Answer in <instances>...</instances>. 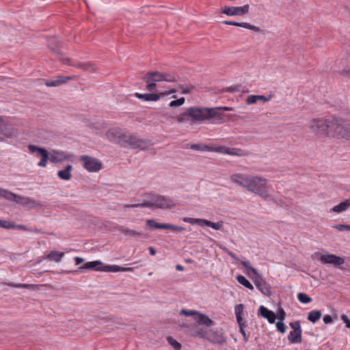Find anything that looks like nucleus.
<instances>
[{"instance_id": "obj_23", "label": "nucleus", "mask_w": 350, "mask_h": 350, "mask_svg": "<svg viewBox=\"0 0 350 350\" xmlns=\"http://www.w3.org/2000/svg\"><path fill=\"white\" fill-rule=\"evenodd\" d=\"M72 155L65 154L63 151H54V154H51L50 161L53 163H57L65 160H71Z\"/></svg>"}, {"instance_id": "obj_11", "label": "nucleus", "mask_w": 350, "mask_h": 350, "mask_svg": "<svg viewBox=\"0 0 350 350\" xmlns=\"http://www.w3.org/2000/svg\"><path fill=\"white\" fill-rule=\"evenodd\" d=\"M250 5L245 4L241 7L227 6L222 7L220 10V13L226 14L228 16H243L249 12Z\"/></svg>"}, {"instance_id": "obj_35", "label": "nucleus", "mask_w": 350, "mask_h": 350, "mask_svg": "<svg viewBox=\"0 0 350 350\" xmlns=\"http://www.w3.org/2000/svg\"><path fill=\"white\" fill-rule=\"evenodd\" d=\"M64 256V252L53 250L47 255L46 258L55 262H59Z\"/></svg>"}, {"instance_id": "obj_22", "label": "nucleus", "mask_w": 350, "mask_h": 350, "mask_svg": "<svg viewBox=\"0 0 350 350\" xmlns=\"http://www.w3.org/2000/svg\"><path fill=\"white\" fill-rule=\"evenodd\" d=\"M231 180L247 189V185L250 183L249 181L251 180V176L242 174H235L231 176Z\"/></svg>"}, {"instance_id": "obj_12", "label": "nucleus", "mask_w": 350, "mask_h": 350, "mask_svg": "<svg viewBox=\"0 0 350 350\" xmlns=\"http://www.w3.org/2000/svg\"><path fill=\"white\" fill-rule=\"evenodd\" d=\"M317 256H320L319 260L322 264H330L334 267L340 268V265L344 264V258L341 256L333 254H322L319 252L316 253Z\"/></svg>"}, {"instance_id": "obj_4", "label": "nucleus", "mask_w": 350, "mask_h": 350, "mask_svg": "<svg viewBox=\"0 0 350 350\" xmlns=\"http://www.w3.org/2000/svg\"><path fill=\"white\" fill-rule=\"evenodd\" d=\"M333 120L332 137L350 139V121L336 116H333Z\"/></svg>"}, {"instance_id": "obj_62", "label": "nucleus", "mask_w": 350, "mask_h": 350, "mask_svg": "<svg viewBox=\"0 0 350 350\" xmlns=\"http://www.w3.org/2000/svg\"><path fill=\"white\" fill-rule=\"evenodd\" d=\"M59 57L63 64H68L71 66H74V65H76V64L72 63V61L70 58L64 57L63 54H62V57Z\"/></svg>"}, {"instance_id": "obj_21", "label": "nucleus", "mask_w": 350, "mask_h": 350, "mask_svg": "<svg viewBox=\"0 0 350 350\" xmlns=\"http://www.w3.org/2000/svg\"><path fill=\"white\" fill-rule=\"evenodd\" d=\"M243 309L244 305L243 304H239L235 306L234 313L239 328L244 329L246 326V321L243 319Z\"/></svg>"}, {"instance_id": "obj_5", "label": "nucleus", "mask_w": 350, "mask_h": 350, "mask_svg": "<svg viewBox=\"0 0 350 350\" xmlns=\"http://www.w3.org/2000/svg\"><path fill=\"white\" fill-rule=\"evenodd\" d=\"M333 116L326 119H313L310 123V131L316 135L332 136Z\"/></svg>"}, {"instance_id": "obj_57", "label": "nucleus", "mask_w": 350, "mask_h": 350, "mask_svg": "<svg viewBox=\"0 0 350 350\" xmlns=\"http://www.w3.org/2000/svg\"><path fill=\"white\" fill-rule=\"evenodd\" d=\"M197 336L207 340L208 330H204V329L199 328V329H198Z\"/></svg>"}, {"instance_id": "obj_25", "label": "nucleus", "mask_w": 350, "mask_h": 350, "mask_svg": "<svg viewBox=\"0 0 350 350\" xmlns=\"http://www.w3.org/2000/svg\"><path fill=\"white\" fill-rule=\"evenodd\" d=\"M134 96L143 101L146 102H157V96L156 94V92H149V93H145V94H141L138 92H135L134 94Z\"/></svg>"}, {"instance_id": "obj_26", "label": "nucleus", "mask_w": 350, "mask_h": 350, "mask_svg": "<svg viewBox=\"0 0 350 350\" xmlns=\"http://www.w3.org/2000/svg\"><path fill=\"white\" fill-rule=\"evenodd\" d=\"M4 285L8 286L10 287H14L17 288H25L31 291H36L39 289V285L33 284H16L14 282H4Z\"/></svg>"}, {"instance_id": "obj_34", "label": "nucleus", "mask_w": 350, "mask_h": 350, "mask_svg": "<svg viewBox=\"0 0 350 350\" xmlns=\"http://www.w3.org/2000/svg\"><path fill=\"white\" fill-rule=\"evenodd\" d=\"M214 151L217 152L225 153L229 155H241V154L236 152L234 148H227L225 146H219L214 149Z\"/></svg>"}, {"instance_id": "obj_13", "label": "nucleus", "mask_w": 350, "mask_h": 350, "mask_svg": "<svg viewBox=\"0 0 350 350\" xmlns=\"http://www.w3.org/2000/svg\"><path fill=\"white\" fill-rule=\"evenodd\" d=\"M207 340L214 345H223L227 342L226 338L224 336V332L222 329L208 330Z\"/></svg>"}, {"instance_id": "obj_16", "label": "nucleus", "mask_w": 350, "mask_h": 350, "mask_svg": "<svg viewBox=\"0 0 350 350\" xmlns=\"http://www.w3.org/2000/svg\"><path fill=\"white\" fill-rule=\"evenodd\" d=\"M62 45V42L55 38H51L48 40V48L52 53L58 57L62 56V53L61 52Z\"/></svg>"}, {"instance_id": "obj_2", "label": "nucleus", "mask_w": 350, "mask_h": 350, "mask_svg": "<svg viewBox=\"0 0 350 350\" xmlns=\"http://www.w3.org/2000/svg\"><path fill=\"white\" fill-rule=\"evenodd\" d=\"M107 136L113 137L116 139L117 144L121 146L131 149L146 150L150 142L149 139H141L130 133H122L120 130L117 129L109 131Z\"/></svg>"}, {"instance_id": "obj_48", "label": "nucleus", "mask_w": 350, "mask_h": 350, "mask_svg": "<svg viewBox=\"0 0 350 350\" xmlns=\"http://www.w3.org/2000/svg\"><path fill=\"white\" fill-rule=\"evenodd\" d=\"M241 87L242 85L241 84H238L233 86L226 87L224 89V91L230 93L238 92L241 91Z\"/></svg>"}, {"instance_id": "obj_14", "label": "nucleus", "mask_w": 350, "mask_h": 350, "mask_svg": "<svg viewBox=\"0 0 350 350\" xmlns=\"http://www.w3.org/2000/svg\"><path fill=\"white\" fill-rule=\"evenodd\" d=\"M252 281L254 283L256 288L262 293L268 297H270L271 295V287L270 284L265 280V279L262 277V275H258L257 278H252Z\"/></svg>"}, {"instance_id": "obj_8", "label": "nucleus", "mask_w": 350, "mask_h": 350, "mask_svg": "<svg viewBox=\"0 0 350 350\" xmlns=\"http://www.w3.org/2000/svg\"><path fill=\"white\" fill-rule=\"evenodd\" d=\"M79 160L83 162V167L90 172H98L103 167V163L99 159L86 154L80 156Z\"/></svg>"}, {"instance_id": "obj_33", "label": "nucleus", "mask_w": 350, "mask_h": 350, "mask_svg": "<svg viewBox=\"0 0 350 350\" xmlns=\"http://www.w3.org/2000/svg\"><path fill=\"white\" fill-rule=\"evenodd\" d=\"M150 79H151L147 77L146 75H144L142 77L143 81H144L146 83V89L150 92H154V91L157 90V85L155 81H150Z\"/></svg>"}, {"instance_id": "obj_46", "label": "nucleus", "mask_w": 350, "mask_h": 350, "mask_svg": "<svg viewBox=\"0 0 350 350\" xmlns=\"http://www.w3.org/2000/svg\"><path fill=\"white\" fill-rule=\"evenodd\" d=\"M178 88L181 90V92L184 94H188L191 92L193 90H194L196 88L193 85H188L187 87H185L183 84H178Z\"/></svg>"}, {"instance_id": "obj_59", "label": "nucleus", "mask_w": 350, "mask_h": 350, "mask_svg": "<svg viewBox=\"0 0 350 350\" xmlns=\"http://www.w3.org/2000/svg\"><path fill=\"white\" fill-rule=\"evenodd\" d=\"M222 23L228 25H233V26L243 27V25L245 24V22L239 23V22L232 21H224L222 22Z\"/></svg>"}, {"instance_id": "obj_24", "label": "nucleus", "mask_w": 350, "mask_h": 350, "mask_svg": "<svg viewBox=\"0 0 350 350\" xmlns=\"http://www.w3.org/2000/svg\"><path fill=\"white\" fill-rule=\"evenodd\" d=\"M120 232H122L124 235H129L132 237H139L142 239H147L148 235L144 233L138 232L135 230L129 229L125 228L124 226H120L119 228Z\"/></svg>"}, {"instance_id": "obj_1", "label": "nucleus", "mask_w": 350, "mask_h": 350, "mask_svg": "<svg viewBox=\"0 0 350 350\" xmlns=\"http://www.w3.org/2000/svg\"><path fill=\"white\" fill-rule=\"evenodd\" d=\"M233 111L230 107H190L180 113L176 118L179 123L189 122L190 124L209 122L212 124H222L225 122L224 118L232 117V115H226L224 111Z\"/></svg>"}, {"instance_id": "obj_31", "label": "nucleus", "mask_w": 350, "mask_h": 350, "mask_svg": "<svg viewBox=\"0 0 350 350\" xmlns=\"http://www.w3.org/2000/svg\"><path fill=\"white\" fill-rule=\"evenodd\" d=\"M145 75L150 78V81H155L156 83L163 81V79H165L163 76V72L159 71H149L147 72Z\"/></svg>"}, {"instance_id": "obj_60", "label": "nucleus", "mask_w": 350, "mask_h": 350, "mask_svg": "<svg viewBox=\"0 0 350 350\" xmlns=\"http://www.w3.org/2000/svg\"><path fill=\"white\" fill-rule=\"evenodd\" d=\"M13 227L12 229H17V230H21L23 231H29L31 232L32 230H29L26 226L23 224H16L14 221L12 222Z\"/></svg>"}, {"instance_id": "obj_64", "label": "nucleus", "mask_w": 350, "mask_h": 350, "mask_svg": "<svg viewBox=\"0 0 350 350\" xmlns=\"http://www.w3.org/2000/svg\"><path fill=\"white\" fill-rule=\"evenodd\" d=\"M341 320L345 324V327L350 329V319L345 314H342Z\"/></svg>"}, {"instance_id": "obj_50", "label": "nucleus", "mask_w": 350, "mask_h": 350, "mask_svg": "<svg viewBox=\"0 0 350 350\" xmlns=\"http://www.w3.org/2000/svg\"><path fill=\"white\" fill-rule=\"evenodd\" d=\"M275 326H276L277 330L279 332H280L281 334H284L286 332V330L287 327H286L285 323L283 321H278L275 323Z\"/></svg>"}, {"instance_id": "obj_52", "label": "nucleus", "mask_w": 350, "mask_h": 350, "mask_svg": "<svg viewBox=\"0 0 350 350\" xmlns=\"http://www.w3.org/2000/svg\"><path fill=\"white\" fill-rule=\"evenodd\" d=\"M243 27L250 29L254 32H262L263 30L259 28L258 27L254 26L253 25H251L250 23H245L244 25H243Z\"/></svg>"}, {"instance_id": "obj_41", "label": "nucleus", "mask_w": 350, "mask_h": 350, "mask_svg": "<svg viewBox=\"0 0 350 350\" xmlns=\"http://www.w3.org/2000/svg\"><path fill=\"white\" fill-rule=\"evenodd\" d=\"M122 267L118 265H105L103 263L102 271L105 272H119L120 271Z\"/></svg>"}, {"instance_id": "obj_47", "label": "nucleus", "mask_w": 350, "mask_h": 350, "mask_svg": "<svg viewBox=\"0 0 350 350\" xmlns=\"http://www.w3.org/2000/svg\"><path fill=\"white\" fill-rule=\"evenodd\" d=\"M196 314H198V311H196V310L182 309L180 311V314L184 315L185 317H193L194 319H195Z\"/></svg>"}, {"instance_id": "obj_37", "label": "nucleus", "mask_w": 350, "mask_h": 350, "mask_svg": "<svg viewBox=\"0 0 350 350\" xmlns=\"http://www.w3.org/2000/svg\"><path fill=\"white\" fill-rule=\"evenodd\" d=\"M153 201L152 200V196L150 198V200H145L142 203L134 204L130 205L131 207L133 208H153L154 207Z\"/></svg>"}, {"instance_id": "obj_45", "label": "nucleus", "mask_w": 350, "mask_h": 350, "mask_svg": "<svg viewBox=\"0 0 350 350\" xmlns=\"http://www.w3.org/2000/svg\"><path fill=\"white\" fill-rule=\"evenodd\" d=\"M176 92V90L174 88H171L169 90H166L164 92H156V94L157 96V101L160 100L161 98H163L165 96H168L171 94H174Z\"/></svg>"}, {"instance_id": "obj_20", "label": "nucleus", "mask_w": 350, "mask_h": 350, "mask_svg": "<svg viewBox=\"0 0 350 350\" xmlns=\"http://www.w3.org/2000/svg\"><path fill=\"white\" fill-rule=\"evenodd\" d=\"M195 321L197 325H205L208 327H211L215 325V321L211 319L206 314H203L198 311L195 317Z\"/></svg>"}, {"instance_id": "obj_7", "label": "nucleus", "mask_w": 350, "mask_h": 350, "mask_svg": "<svg viewBox=\"0 0 350 350\" xmlns=\"http://www.w3.org/2000/svg\"><path fill=\"white\" fill-rule=\"evenodd\" d=\"M146 226L150 230H170L176 232H182L186 230L185 227L177 226L170 223H158L154 219H148L146 221Z\"/></svg>"}, {"instance_id": "obj_19", "label": "nucleus", "mask_w": 350, "mask_h": 350, "mask_svg": "<svg viewBox=\"0 0 350 350\" xmlns=\"http://www.w3.org/2000/svg\"><path fill=\"white\" fill-rule=\"evenodd\" d=\"M102 268L103 262L97 260L84 263L82 266L79 267L78 270H76L75 271H83V270H94L97 271H102Z\"/></svg>"}, {"instance_id": "obj_63", "label": "nucleus", "mask_w": 350, "mask_h": 350, "mask_svg": "<svg viewBox=\"0 0 350 350\" xmlns=\"http://www.w3.org/2000/svg\"><path fill=\"white\" fill-rule=\"evenodd\" d=\"M207 221L208 220L205 219L196 218L194 221V224H198L200 226H206Z\"/></svg>"}, {"instance_id": "obj_58", "label": "nucleus", "mask_w": 350, "mask_h": 350, "mask_svg": "<svg viewBox=\"0 0 350 350\" xmlns=\"http://www.w3.org/2000/svg\"><path fill=\"white\" fill-rule=\"evenodd\" d=\"M223 251L224 252H226L229 256H230L232 259L235 260H239V258H238V256H237V254L235 253H234L233 252L230 251V250H228V248H226V247H223L222 248Z\"/></svg>"}, {"instance_id": "obj_10", "label": "nucleus", "mask_w": 350, "mask_h": 350, "mask_svg": "<svg viewBox=\"0 0 350 350\" xmlns=\"http://www.w3.org/2000/svg\"><path fill=\"white\" fill-rule=\"evenodd\" d=\"M292 331L290 332L288 339L291 343L297 344L302 342L301 327L299 321H295L289 323Z\"/></svg>"}, {"instance_id": "obj_36", "label": "nucleus", "mask_w": 350, "mask_h": 350, "mask_svg": "<svg viewBox=\"0 0 350 350\" xmlns=\"http://www.w3.org/2000/svg\"><path fill=\"white\" fill-rule=\"evenodd\" d=\"M236 280L237 282L245 286V288L250 289V290H254V286L251 284V282L244 276L242 275H238L236 277Z\"/></svg>"}, {"instance_id": "obj_30", "label": "nucleus", "mask_w": 350, "mask_h": 350, "mask_svg": "<svg viewBox=\"0 0 350 350\" xmlns=\"http://www.w3.org/2000/svg\"><path fill=\"white\" fill-rule=\"evenodd\" d=\"M350 207V198L345 200L343 202H341L338 204L334 206L332 209L331 211L340 213L342 211H346L347 208Z\"/></svg>"}, {"instance_id": "obj_15", "label": "nucleus", "mask_w": 350, "mask_h": 350, "mask_svg": "<svg viewBox=\"0 0 350 350\" xmlns=\"http://www.w3.org/2000/svg\"><path fill=\"white\" fill-rule=\"evenodd\" d=\"M0 135L3 136V137H1V139H3L5 137L12 138L18 136V131L12 124L6 123L3 120L0 127Z\"/></svg>"}, {"instance_id": "obj_27", "label": "nucleus", "mask_w": 350, "mask_h": 350, "mask_svg": "<svg viewBox=\"0 0 350 350\" xmlns=\"http://www.w3.org/2000/svg\"><path fill=\"white\" fill-rule=\"evenodd\" d=\"M72 170V165L68 164L64 170H59L57 172V176L59 178L63 180H69L72 178L71 171Z\"/></svg>"}, {"instance_id": "obj_38", "label": "nucleus", "mask_w": 350, "mask_h": 350, "mask_svg": "<svg viewBox=\"0 0 350 350\" xmlns=\"http://www.w3.org/2000/svg\"><path fill=\"white\" fill-rule=\"evenodd\" d=\"M190 148L197 151H212V148H209L208 146L202 144H193L190 145Z\"/></svg>"}, {"instance_id": "obj_55", "label": "nucleus", "mask_w": 350, "mask_h": 350, "mask_svg": "<svg viewBox=\"0 0 350 350\" xmlns=\"http://www.w3.org/2000/svg\"><path fill=\"white\" fill-rule=\"evenodd\" d=\"M163 78L165 79H163V81H167V82L176 81V78L170 73L163 72Z\"/></svg>"}, {"instance_id": "obj_9", "label": "nucleus", "mask_w": 350, "mask_h": 350, "mask_svg": "<svg viewBox=\"0 0 350 350\" xmlns=\"http://www.w3.org/2000/svg\"><path fill=\"white\" fill-rule=\"evenodd\" d=\"M154 207L161 209H172L176 206V203L170 198L161 195L152 196Z\"/></svg>"}, {"instance_id": "obj_61", "label": "nucleus", "mask_w": 350, "mask_h": 350, "mask_svg": "<svg viewBox=\"0 0 350 350\" xmlns=\"http://www.w3.org/2000/svg\"><path fill=\"white\" fill-rule=\"evenodd\" d=\"M339 269L345 272H350V260L346 262L344 260V264H342V265H340Z\"/></svg>"}, {"instance_id": "obj_17", "label": "nucleus", "mask_w": 350, "mask_h": 350, "mask_svg": "<svg viewBox=\"0 0 350 350\" xmlns=\"http://www.w3.org/2000/svg\"><path fill=\"white\" fill-rule=\"evenodd\" d=\"M75 78V76H57L55 79H46L44 84L48 87H57Z\"/></svg>"}, {"instance_id": "obj_39", "label": "nucleus", "mask_w": 350, "mask_h": 350, "mask_svg": "<svg viewBox=\"0 0 350 350\" xmlns=\"http://www.w3.org/2000/svg\"><path fill=\"white\" fill-rule=\"evenodd\" d=\"M297 297L299 302L305 304H309L312 301V298L305 293H299Z\"/></svg>"}, {"instance_id": "obj_49", "label": "nucleus", "mask_w": 350, "mask_h": 350, "mask_svg": "<svg viewBox=\"0 0 350 350\" xmlns=\"http://www.w3.org/2000/svg\"><path fill=\"white\" fill-rule=\"evenodd\" d=\"M12 221L0 219V228L4 229H12L13 227Z\"/></svg>"}, {"instance_id": "obj_43", "label": "nucleus", "mask_w": 350, "mask_h": 350, "mask_svg": "<svg viewBox=\"0 0 350 350\" xmlns=\"http://www.w3.org/2000/svg\"><path fill=\"white\" fill-rule=\"evenodd\" d=\"M183 327H187L189 329L191 336L197 337L198 329H199V327L196 323H194L190 325H184Z\"/></svg>"}, {"instance_id": "obj_29", "label": "nucleus", "mask_w": 350, "mask_h": 350, "mask_svg": "<svg viewBox=\"0 0 350 350\" xmlns=\"http://www.w3.org/2000/svg\"><path fill=\"white\" fill-rule=\"evenodd\" d=\"M242 265L247 270L246 274L252 280L254 278H256L258 275H261L258 273V271L256 268L252 267L250 265V263L247 260H242L241 261Z\"/></svg>"}, {"instance_id": "obj_54", "label": "nucleus", "mask_w": 350, "mask_h": 350, "mask_svg": "<svg viewBox=\"0 0 350 350\" xmlns=\"http://www.w3.org/2000/svg\"><path fill=\"white\" fill-rule=\"evenodd\" d=\"M339 231H350V225L348 224H338L333 226Z\"/></svg>"}, {"instance_id": "obj_6", "label": "nucleus", "mask_w": 350, "mask_h": 350, "mask_svg": "<svg viewBox=\"0 0 350 350\" xmlns=\"http://www.w3.org/2000/svg\"><path fill=\"white\" fill-rule=\"evenodd\" d=\"M247 185V189L256 194H258L263 198L269 197V194L267 189L266 184L267 180L258 177H251V180L249 181Z\"/></svg>"}, {"instance_id": "obj_42", "label": "nucleus", "mask_w": 350, "mask_h": 350, "mask_svg": "<svg viewBox=\"0 0 350 350\" xmlns=\"http://www.w3.org/2000/svg\"><path fill=\"white\" fill-rule=\"evenodd\" d=\"M167 341L175 350L181 349L182 345L175 340L172 336L167 337Z\"/></svg>"}, {"instance_id": "obj_53", "label": "nucleus", "mask_w": 350, "mask_h": 350, "mask_svg": "<svg viewBox=\"0 0 350 350\" xmlns=\"http://www.w3.org/2000/svg\"><path fill=\"white\" fill-rule=\"evenodd\" d=\"M48 160L50 161L49 154L42 157L40 158V161L38 162V165L40 167H44L47 165Z\"/></svg>"}, {"instance_id": "obj_18", "label": "nucleus", "mask_w": 350, "mask_h": 350, "mask_svg": "<svg viewBox=\"0 0 350 350\" xmlns=\"http://www.w3.org/2000/svg\"><path fill=\"white\" fill-rule=\"evenodd\" d=\"M258 315L267 319L269 323H274L275 322V313L264 306H260L259 307L258 310Z\"/></svg>"}, {"instance_id": "obj_44", "label": "nucleus", "mask_w": 350, "mask_h": 350, "mask_svg": "<svg viewBox=\"0 0 350 350\" xmlns=\"http://www.w3.org/2000/svg\"><path fill=\"white\" fill-rule=\"evenodd\" d=\"M223 225H224V222L222 221H219L218 222L215 223L210 220H208L206 226L211 227V228H213L214 230H220L223 227Z\"/></svg>"}, {"instance_id": "obj_28", "label": "nucleus", "mask_w": 350, "mask_h": 350, "mask_svg": "<svg viewBox=\"0 0 350 350\" xmlns=\"http://www.w3.org/2000/svg\"><path fill=\"white\" fill-rule=\"evenodd\" d=\"M29 151L33 154L36 153L37 157H40V158L43 156L49 154V152L45 148L40 147L33 144H29L28 146Z\"/></svg>"}, {"instance_id": "obj_51", "label": "nucleus", "mask_w": 350, "mask_h": 350, "mask_svg": "<svg viewBox=\"0 0 350 350\" xmlns=\"http://www.w3.org/2000/svg\"><path fill=\"white\" fill-rule=\"evenodd\" d=\"M276 319H278L279 321H283L285 319L286 317V312L282 307H279L277 311V313L275 314Z\"/></svg>"}, {"instance_id": "obj_40", "label": "nucleus", "mask_w": 350, "mask_h": 350, "mask_svg": "<svg viewBox=\"0 0 350 350\" xmlns=\"http://www.w3.org/2000/svg\"><path fill=\"white\" fill-rule=\"evenodd\" d=\"M74 67L81 68L83 70H94V65L90 62H78L76 65H74Z\"/></svg>"}, {"instance_id": "obj_3", "label": "nucleus", "mask_w": 350, "mask_h": 350, "mask_svg": "<svg viewBox=\"0 0 350 350\" xmlns=\"http://www.w3.org/2000/svg\"><path fill=\"white\" fill-rule=\"evenodd\" d=\"M0 197L4 198L12 202H14L27 209H33L36 207H42L44 204L39 200H36L29 197L21 196L9 190L3 189Z\"/></svg>"}, {"instance_id": "obj_32", "label": "nucleus", "mask_w": 350, "mask_h": 350, "mask_svg": "<svg viewBox=\"0 0 350 350\" xmlns=\"http://www.w3.org/2000/svg\"><path fill=\"white\" fill-rule=\"evenodd\" d=\"M322 312L319 310L310 311L307 316V319L312 323H317L321 317Z\"/></svg>"}, {"instance_id": "obj_56", "label": "nucleus", "mask_w": 350, "mask_h": 350, "mask_svg": "<svg viewBox=\"0 0 350 350\" xmlns=\"http://www.w3.org/2000/svg\"><path fill=\"white\" fill-rule=\"evenodd\" d=\"M258 101L256 95H250L247 97L245 102L247 105H252L256 103Z\"/></svg>"}]
</instances>
